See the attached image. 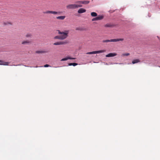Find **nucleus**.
<instances>
[{"label":"nucleus","instance_id":"nucleus-1","mask_svg":"<svg viewBox=\"0 0 160 160\" xmlns=\"http://www.w3.org/2000/svg\"><path fill=\"white\" fill-rule=\"evenodd\" d=\"M57 31L58 32V34L60 35L55 36L54 39L62 40L68 37L69 30H65L61 32L59 30H58Z\"/></svg>","mask_w":160,"mask_h":160},{"label":"nucleus","instance_id":"nucleus-2","mask_svg":"<svg viewBox=\"0 0 160 160\" xmlns=\"http://www.w3.org/2000/svg\"><path fill=\"white\" fill-rule=\"evenodd\" d=\"M81 6L77 4L75 2V3L73 4H70L67 5L66 7L67 9H75L79 8L81 7Z\"/></svg>","mask_w":160,"mask_h":160},{"label":"nucleus","instance_id":"nucleus-3","mask_svg":"<svg viewBox=\"0 0 160 160\" xmlns=\"http://www.w3.org/2000/svg\"><path fill=\"white\" fill-rule=\"evenodd\" d=\"M124 40L123 38H117L115 39H112L110 40H106L102 41L103 42H116L119 41H123Z\"/></svg>","mask_w":160,"mask_h":160},{"label":"nucleus","instance_id":"nucleus-4","mask_svg":"<svg viewBox=\"0 0 160 160\" xmlns=\"http://www.w3.org/2000/svg\"><path fill=\"white\" fill-rule=\"evenodd\" d=\"M105 52V50H101L99 51H94L92 52H87L86 54H91L96 53H101L104 52Z\"/></svg>","mask_w":160,"mask_h":160},{"label":"nucleus","instance_id":"nucleus-5","mask_svg":"<svg viewBox=\"0 0 160 160\" xmlns=\"http://www.w3.org/2000/svg\"><path fill=\"white\" fill-rule=\"evenodd\" d=\"M89 2V1H79L76 2V3L77 4H78L79 5H81V7H82V4H88Z\"/></svg>","mask_w":160,"mask_h":160},{"label":"nucleus","instance_id":"nucleus-6","mask_svg":"<svg viewBox=\"0 0 160 160\" xmlns=\"http://www.w3.org/2000/svg\"><path fill=\"white\" fill-rule=\"evenodd\" d=\"M68 43V42L66 41H60L59 42H55L53 43L54 45H64Z\"/></svg>","mask_w":160,"mask_h":160},{"label":"nucleus","instance_id":"nucleus-7","mask_svg":"<svg viewBox=\"0 0 160 160\" xmlns=\"http://www.w3.org/2000/svg\"><path fill=\"white\" fill-rule=\"evenodd\" d=\"M43 13L44 14H57L58 13V12L52 11H47L45 12H44Z\"/></svg>","mask_w":160,"mask_h":160},{"label":"nucleus","instance_id":"nucleus-8","mask_svg":"<svg viewBox=\"0 0 160 160\" xmlns=\"http://www.w3.org/2000/svg\"><path fill=\"white\" fill-rule=\"evenodd\" d=\"M117 55V54L116 53H109V54L106 55V57H113Z\"/></svg>","mask_w":160,"mask_h":160},{"label":"nucleus","instance_id":"nucleus-9","mask_svg":"<svg viewBox=\"0 0 160 160\" xmlns=\"http://www.w3.org/2000/svg\"><path fill=\"white\" fill-rule=\"evenodd\" d=\"M31 43V42L28 40L24 41L22 42V45H27Z\"/></svg>","mask_w":160,"mask_h":160},{"label":"nucleus","instance_id":"nucleus-10","mask_svg":"<svg viewBox=\"0 0 160 160\" xmlns=\"http://www.w3.org/2000/svg\"><path fill=\"white\" fill-rule=\"evenodd\" d=\"M86 12V10L85 9L83 8H80L78 10V13H82Z\"/></svg>","mask_w":160,"mask_h":160},{"label":"nucleus","instance_id":"nucleus-11","mask_svg":"<svg viewBox=\"0 0 160 160\" xmlns=\"http://www.w3.org/2000/svg\"><path fill=\"white\" fill-rule=\"evenodd\" d=\"M75 59V58H72L70 57H68L67 58L62 59L61 60V61H66L68 59Z\"/></svg>","mask_w":160,"mask_h":160},{"label":"nucleus","instance_id":"nucleus-12","mask_svg":"<svg viewBox=\"0 0 160 160\" xmlns=\"http://www.w3.org/2000/svg\"><path fill=\"white\" fill-rule=\"evenodd\" d=\"M9 62H5L4 61L0 60V65H8Z\"/></svg>","mask_w":160,"mask_h":160},{"label":"nucleus","instance_id":"nucleus-13","mask_svg":"<svg viewBox=\"0 0 160 160\" xmlns=\"http://www.w3.org/2000/svg\"><path fill=\"white\" fill-rule=\"evenodd\" d=\"M65 17H66L65 16H60L56 17V18L57 19L63 20L65 18Z\"/></svg>","mask_w":160,"mask_h":160},{"label":"nucleus","instance_id":"nucleus-14","mask_svg":"<svg viewBox=\"0 0 160 160\" xmlns=\"http://www.w3.org/2000/svg\"><path fill=\"white\" fill-rule=\"evenodd\" d=\"M140 62V60L138 59L133 60L132 61V63L133 64H134L136 63H137Z\"/></svg>","mask_w":160,"mask_h":160},{"label":"nucleus","instance_id":"nucleus-15","mask_svg":"<svg viewBox=\"0 0 160 160\" xmlns=\"http://www.w3.org/2000/svg\"><path fill=\"white\" fill-rule=\"evenodd\" d=\"M96 17L97 20H102L103 18H104L103 16L102 15H99Z\"/></svg>","mask_w":160,"mask_h":160},{"label":"nucleus","instance_id":"nucleus-16","mask_svg":"<svg viewBox=\"0 0 160 160\" xmlns=\"http://www.w3.org/2000/svg\"><path fill=\"white\" fill-rule=\"evenodd\" d=\"M3 24L4 25H8V24L12 25V23L11 22H3Z\"/></svg>","mask_w":160,"mask_h":160},{"label":"nucleus","instance_id":"nucleus-17","mask_svg":"<svg viewBox=\"0 0 160 160\" xmlns=\"http://www.w3.org/2000/svg\"><path fill=\"white\" fill-rule=\"evenodd\" d=\"M69 66H76L78 65V64L76 63H68Z\"/></svg>","mask_w":160,"mask_h":160},{"label":"nucleus","instance_id":"nucleus-18","mask_svg":"<svg viewBox=\"0 0 160 160\" xmlns=\"http://www.w3.org/2000/svg\"><path fill=\"white\" fill-rule=\"evenodd\" d=\"M91 15L93 17H96L97 16V14L95 12H92L91 13Z\"/></svg>","mask_w":160,"mask_h":160},{"label":"nucleus","instance_id":"nucleus-19","mask_svg":"<svg viewBox=\"0 0 160 160\" xmlns=\"http://www.w3.org/2000/svg\"><path fill=\"white\" fill-rule=\"evenodd\" d=\"M32 36V35L31 34L28 33H27L26 34L25 37L26 38H31Z\"/></svg>","mask_w":160,"mask_h":160},{"label":"nucleus","instance_id":"nucleus-20","mask_svg":"<svg viewBox=\"0 0 160 160\" xmlns=\"http://www.w3.org/2000/svg\"><path fill=\"white\" fill-rule=\"evenodd\" d=\"M45 51H37L36 52V53H45Z\"/></svg>","mask_w":160,"mask_h":160},{"label":"nucleus","instance_id":"nucleus-21","mask_svg":"<svg viewBox=\"0 0 160 160\" xmlns=\"http://www.w3.org/2000/svg\"><path fill=\"white\" fill-rule=\"evenodd\" d=\"M112 25L110 24H107L104 25V26L106 27H112Z\"/></svg>","mask_w":160,"mask_h":160},{"label":"nucleus","instance_id":"nucleus-22","mask_svg":"<svg viewBox=\"0 0 160 160\" xmlns=\"http://www.w3.org/2000/svg\"><path fill=\"white\" fill-rule=\"evenodd\" d=\"M130 55V54L129 53H123L122 54V56H128Z\"/></svg>","mask_w":160,"mask_h":160},{"label":"nucleus","instance_id":"nucleus-23","mask_svg":"<svg viewBox=\"0 0 160 160\" xmlns=\"http://www.w3.org/2000/svg\"><path fill=\"white\" fill-rule=\"evenodd\" d=\"M97 17H95V18H93L92 19V21H97Z\"/></svg>","mask_w":160,"mask_h":160},{"label":"nucleus","instance_id":"nucleus-24","mask_svg":"<svg viewBox=\"0 0 160 160\" xmlns=\"http://www.w3.org/2000/svg\"><path fill=\"white\" fill-rule=\"evenodd\" d=\"M44 67H51V66H49V65L47 64L44 65Z\"/></svg>","mask_w":160,"mask_h":160},{"label":"nucleus","instance_id":"nucleus-25","mask_svg":"<svg viewBox=\"0 0 160 160\" xmlns=\"http://www.w3.org/2000/svg\"><path fill=\"white\" fill-rule=\"evenodd\" d=\"M76 30H80V29H79L78 28H76Z\"/></svg>","mask_w":160,"mask_h":160}]
</instances>
